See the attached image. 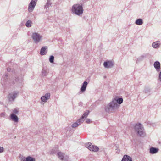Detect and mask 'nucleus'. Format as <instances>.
Masks as SVG:
<instances>
[{"label": "nucleus", "instance_id": "nucleus-1", "mask_svg": "<svg viewBox=\"0 0 161 161\" xmlns=\"http://www.w3.org/2000/svg\"><path fill=\"white\" fill-rule=\"evenodd\" d=\"M119 106L120 105L116 103L113 99L112 101L105 107V109L107 112L112 113L117 110Z\"/></svg>", "mask_w": 161, "mask_h": 161}, {"label": "nucleus", "instance_id": "nucleus-2", "mask_svg": "<svg viewBox=\"0 0 161 161\" xmlns=\"http://www.w3.org/2000/svg\"><path fill=\"white\" fill-rule=\"evenodd\" d=\"M71 10L73 14L80 16L83 13L84 10L81 5L77 4L72 6Z\"/></svg>", "mask_w": 161, "mask_h": 161}, {"label": "nucleus", "instance_id": "nucleus-3", "mask_svg": "<svg viewBox=\"0 0 161 161\" xmlns=\"http://www.w3.org/2000/svg\"><path fill=\"white\" fill-rule=\"evenodd\" d=\"M31 37L34 42L36 44H38L42 40L43 38L42 35L36 32H34L32 33Z\"/></svg>", "mask_w": 161, "mask_h": 161}, {"label": "nucleus", "instance_id": "nucleus-4", "mask_svg": "<svg viewBox=\"0 0 161 161\" xmlns=\"http://www.w3.org/2000/svg\"><path fill=\"white\" fill-rule=\"evenodd\" d=\"M135 129L137 134L140 136L143 137L145 136V134L143 131V127L141 124H136L135 127Z\"/></svg>", "mask_w": 161, "mask_h": 161}, {"label": "nucleus", "instance_id": "nucleus-5", "mask_svg": "<svg viewBox=\"0 0 161 161\" xmlns=\"http://www.w3.org/2000/svg\"><path fill=\"white\" fill-rule=\"evenodd\" d=\"M38 0H32L30 3L28 7V11L29 12H31L34 10Z\"/></svg>", "mask_w": 161, "mask_h": 161}, {"label": "nucleus", "instance_id": "nucleus-6", "mask_svg": "<svg viewBox=\"0 0 161 161\" xmlns=\"http://www.w3.org/2000/svg\"><path fill=\"white\" fill-rule=\"evenodd\" d=\"M86 147L90 151H98L99 149L97 146L92 145L91 143L90 142L86 143Z\"/></svg>", "mask_w": 161, "mask_h": 161}, {"label": "nucleus", "instance_id": "nucleus-7", "mask_svg": "<svg viewBox=\"0 0 161 161\" xmlns=\"http://www.w3.org/2000/svg\"><path fill=\"white\" fill-rule=\"evenodd\" d=\"M114 64V62L112 60H107L104 62L103 65L105 68L109 69L113 67Z\"/></svg>", "mask_w": 161, "mask_h": 161}, {"label": "nucleus", "instance_id": "nucleus-8", "mask_svg": "<svg viewBox=\"0 0 161 161\" xmlns=\"http://www.w3.org/2000/svg\"><path fill=\"white\" fill-rule=\"evenodd\" d=\"M18 92H14L10 93L8 96V98L9 101H14V99L17 97Z\"/></svg>", "mask_w": 161, "mask_h": 161}, {"label": "nucleus", "instance_id": "nucleus-9", "mask_svg": "<svg viewBox=\"0 0 161 161\" xmlns=\"http://www.w3.org/2000/svg\"><path fill=\"white\" fill-rule=\"evenodd\" d=\"M153 65L157 72H159L161 69V65L160 62L158 61H156L154 63Z\"/></svg>", "mask_w": 161, "mask_h": 161}, {"label": "nucleus", "instance_id": "nucleus-10", "mask_svg": "<svg viewBox=\"0 0 161 161\" xmlns=\"http://www.w3.org/2000/svg\"><path fill=\"white\" fill-rule=\"evenodd\" d=\"M50 93H47L44 96H42L41 97V100L43 102H46L47 100L50 98Z\"/></svg>", "mask_w": 161, "mask_h": 161}, {"label": "nucleus", "instance_id": "nucleus-11", "mask_svg": "<svg viewBox=\"0 0 161 161\" xmlns=\"http://www.w3.org/2000/svg\"><path fill=\"white\" fill-rule=\"evenodd\" d=\"M114 101L118 104H121L123 102L122 98H119V97L116 96L113 98Z\"/></svg>", "mask_w": 161, "mask_h": 161}, {"label": "nucleus", "instance_id": "nucleus-12", "mask_svg": "<svg viewBox=\"0 0 161 161\" xmlns=\"http://www.w3.org/2000/svg\"><path fill=\"white\" fill-rule=\"evenodd\" d=\"M47 51V47L44 46L42 47L40 53L41 55H44L46 54Z\"/></svg>", "mask_w": 161, "mask_h": 161}, {"label": "nucleus", "instance_id": "nucleus-13", "mask_svg": "<svg viewBox=\"0 0 161 161\" xmlns=\"http://www.w3.org/2000/svg\"><path fill=\"white\" fill-rule=\"evenodd\" d=\"M89 111L88 110L86 111L83 114V115L80 119H79V121L81 120L83 122L84 121L85 118H86L89 113Z\"/></svg>", "mask_w": 161, "mask_h": 161}, {"label": "nucleus", "instance_id": "nucleus-14", "mask_svg": "<svg viewBox=\"0 0 161 161\" xmlns=\"http://www.w3.org/2000/svg\"><path fill=\"white\" fill-rule=\"evenodd\" d=\"M10 118L11 119L15 122H17L18 121V117L14 114H11L10 115Z\"/></svg>", "mask_w": 161, "mask_h": 161}, {"label": "nucleus", "instance_id": "nucleus-15", "mask_svg": "<svg viewBox=\"0 0 161 161\" xmlns=\"http://www.w3.org/2000/svg\"><path fill=\"white\" fill-rule=\"evenodd\" d=\"M131 157L127 155H125L121 161H132Z\"/></svg>", "mask_w": 161, "mask_h": 161}, {"label": "nucleus", "instance_id": "nucleus-16", "mask_svg": "<svg viewBox=\"0 0 161 161\" xmlns=\"http://www.w3.org/2000/svg\"><path fill=\"white\" fill-rule=\"evenodd\" d=\"M83 122L81 121V120L79 121V119L76 121V122L73 124L71 126L72 128L76 127L78 125H80L81 123H82Z\"/></svg>", "mask_w": 161, "mask_h": 161}, {"label": "nucleus", "instance_id": "nucleus-17", "mask_svg": "<svg viewBox=\"0 0 161 161\" xmlns=\"http://www.w3.org/2000/svg\"><path fill=\"white\" fill-rule=\"evenodd\" d=\"M158 149L152 147L150 148V152L152 154H154L158 152Z\"/></svg>", "mask_w": 161, "mask_h": 161}, {"label": "nucleus", "instance_id": "nucleus-18", "mask_svg": "<svg viewBox=\"0 0 161 161\" xmlns=\"http://www.w3.org/2000/svg\"><path fill=\"white\" fill-rule=\"evenodd\" d=\"M160 42L159 41H157L153 42L152 43V47L154 48H157L160 44Z\"/></svg>", "mask_w": 161, "mask_h": 161}, {"label": "nucleus", "instance_id": "nucleus-19", "mask_svg": "<svg viewBox=\"0 0 161 161\" xmlns=\"http://www.w3.org/2000/svg\"><path fill=\"white\" fill-rule=\"evenodd\" d=\"M14 80L15 81V82H18V84H20V85H22L23 80L22 78L19 79L18 77H15Z\"/></svg>", "mask_w": 161, "mask_h": 161}, {"label": "nucleus", "instance_id": "nucleus-20", "mask_svg": "<svg viewBox=\"0 0 161 161\" xmlns=\"http://www.w3.org/2000/svg\"><path fill=\"white\" fill-rule=\"evenodd\" d=\"M87 84L88 83L86 81H84L80 88V91H85Z\"/></svg>", "mask_w": 161, "mask_h": 161}, {"label": "nucleus", "instance_id": "nucleus-21", "mask_svg": "<svg viewBox=\"0 0 161 161\" xmlns=\"http://www.w3.org/2000/svg\"><path fill=\"white\" fill-rule=\"evenodd\" d=\"M135 23L136 25H141L143 24V21L142 19H139L136 20Z\"/></svg>", "mask_w": 161, "mask_h": 161}, {"label": "nucleus", "instance_id": "nucleus-22", "mask_svg": "<svg viewBox=\"0 0 161 161\" xmlns=\"http://www.w3.org/2000/svg\"><path fill=\"white\" fill-rule=\"evenodd\" d=\"M147 55V54H144L141 55L137 58V61H140L146 58Z\"/></svg>", "mask_w": 161, "mask_h": 161}, {"label": "nucleus", "instance_id": "nucleus-23", "mask_svg": "<svg viewBox=\"0 0 161 161\" xmlns=\"http://www.w3.org/2000/svg\"><path fill=\"white\" fill-rule=\"evenodd\" d=\"M58 157L61 160H63L64 158V154L61 152H58L57 153Z\"/></svg>", "mask_w": 161, "mask_h": 161}, {"label": "nucleus", "instance_id": "nucleus-24", "mask_svg": "<svg viewBox=\"0 0 161 161\" xmlns=\"http://www.w3.org/2000/svg\"><path fill=\"white\" fill-rule=\"evenodd\" d=\"M32 22L31 20H28L27 21L25 24L26 26L27 27H30L31 26Z\"/></svg>", "mask_w": 161, "mask_h": 161}, {"label": "nucleus", "instance_id": "nucleus-25", "mask_svg": "<svg viewBox=\"0 0 161 161\" xmlns=\"http://www.w3.org/2000/svg\"><path fill=\"white\" fill-rule=\"evenodd\" d=\"M26 161H36V159L35 158L28 156L26 158Z\"/></svg>", "mask_w": 161, "mask_h": 161}, {"label": "nucleus", "instance_id": "nucleus-26", "mask_svg": "<svg viewBox=\"0 0 161 161\" xmlns=\"http://www.w3.org/2000/svg\"><path fill=\"white\" fill-rule=\"evenodd\" d=\"M54 57L53 55H51L50 56L49 58V61L51 63H53L54 62Z\"/></svg>", "mask_w": 161, "mask_h": 161}, {"label": "nucleus", "instance_id": "nucleus-27", "mask_svg": "<svg viewBox=\"0 0 161 161\" xmlns=\"http://www.w3.org/2000/svg\"><path fill=\"white\" fill-rule=\"evenodd\" d=\"M52 3L49 1H48L45 6V8H48L49 6H51Z\"/></svg>", "mask_w": 161, "mask_h": 161}, {"label": "nucleus", "instance_id": "nucleus-28", "mask_svg": "<svg viewBox=\"0 0 161 161\" xmlns=\"http://www.w3.org/2000/svg\"><path fill=\"white\" fill-rule=\"evenodd\" d=\"M42 74L43 75L46 76L47 73L46 70L43 69L42 72Z\"/></svg>", "mask_w": 161, "mask_h": 161}, {"label": "nucleus", "instance_id": "nucleus-29", "mask_svg": "<svg viewBox=\"0 0 161 161\" xmlns=\"http://www.w3.org/2000/svg\"><path fill=\"white\" fill-rule=\"evenodd\" d=\"M158 80L160 82H161V71L159 74Z\"/></svg>", "mask_w": 161, "mask_h": 161}, {"label": "nucleus", "instance_id": "nucleus-30", "mask_svg": "<svg viewBox=\"0 0 161 161\" xmlns=\"http://www.w3.org/2000/svg\"><path fill=\"white\" fill-rule=\"evenodd\" d=\"M20 159L21 161H26V158L22 156L20 158Z\"/></svg>", "mask_w": 161, "mask_h": 161}, {"label": "nucleus", "instance_id": "nucleus-31", "mask_svg": "<svg viewBox=\"0 0 161 161\" xmlns=\"http://www.w3.org/2000/svg\"><path fill=\"white\" fill-rule=\"evenodd\" d=\"M13 112L14 114H17L18 111L16 109H15L13 110Z\"/></svg>", "mask_w": 161, "mask_h": 161}, {"label": "nucleus", "instance_id": "nucleus-32", "mask_svg": "<svg viewBox=\"0 0 161 161\" xmlns=\"http://www.w3.org/2000/svg\"><path fill=\"white\" fill-rule=\"evenodd\" d=\"M3 151V147H0V153H2Z\"/></svg>", "mask_w": 161, "mask_h": 161}, {"label": "nucleus", "instance_id": "nucleus-33", "mask_svg": "<svg viewBox=\"0 0 161 161\" xmlns=\"http://www.w3.org/2000/svg\"><path fill=\"white\" fill-rule=\"evenodd\" d=\"M9 83L11 85H13L15 84V82L13 80H10Z\"/></svg>", "mask_w": 161, "mask_h": 161}, {"label": "nucleus", "instance_id": "nucleus-34", "mask_svg": "<svg viewBox=\"0 0 161 161\" xmlns=\"http://www.w3.org/2000/svg\"><path fill=\"white\" fill-rule=\"evenodd\" d=\"M86 122L87 123H90V119H87L86 120Z\"/></svg>", "mask_w": 161, "mask_h": 161}, {"label": "nucleus", "instance_id": "nucleus-35", "mask_svg": "<svg viewBox=\"0 0 161 161\" xmlns=\"http://www.w3.org/2000/svg\"><path fill=\"white\" fill-rule=\"evenodd\" d=\"M11 70V69L10 68H7V71L9 72V71H10Z\"/></svg>", "mask_w": 161, "mask_h": 161}, {"label": "nucleus", "instance_id": "nucleus-36", "mask_svg": "<svg viewBox=\"0 0 161 161\" xmlns=\"http://www.w3.org/2000/svg\"><path fill=\"white\" fill-rule=\"evenodd\" d=\"M5 76L6 77H7L8 76V75H7V74H6Z\"/></svg>", "mask_w": 161, "mask_h": 161}, {"label": "nucleus", "instance_id": "nucleus-37", "mask_svg": "<svg viewBox=\"0 0 161 161\" xmlns=\"http://www.w3.org/2000/svg\"><path fill=\"white\" fill-rule=\"evenodd\" d=\"M80 104H81V103H79V104H80Z\"/></svg>", "mask_w": 161, "mask_h": 161}, {"label": "nucleus", "instance_id": "nucleus-38", "mask_svg": "<svg viewBox=\"0 0 161 161\" xmlns=\"http://www.w3.org/2000/svg\"><path fill=\"white\" fill-rule=\"evenodd\" d=\"M80 104H81V103H79V104H80Z\"/></svg>", "mask_w": 161, "mask_h": 161}]
</instances>
